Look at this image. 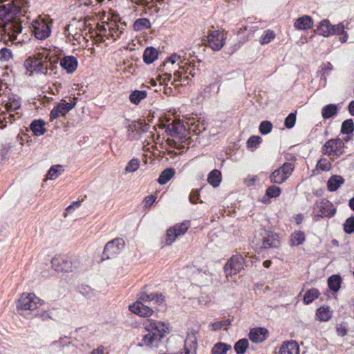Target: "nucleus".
Returning <instances> with one entry per match:
<instances>
[{
  "label": "nucleus",
  "instance_id": "nucleus-1",
  "mask_svg": "<svg viewBox=\"0 0 354 354\" xmlns=\"http://www.w3.org/2000/svg\"><path fill=\"white\" fill-rule=\"evenodd\" d=\"M0 6V19L2 20L3 31L8 36V39L16 43L21 42L18 40V35L21 33L23 27L20 19L17 15H24L27 12L29 7L28 0H0V3H5Z\"/></svg>",
  "mask_w": 354,
  "mask_h": 354
},
{
  "label": "nucleus",
  "instance_id": "nucleus-2",
  "mask_svg": "<svg viewBox=\"0 0 354 354\" xmlns=\"http://www.w3.org/2000/svg\"><path fill=\"white\" fill-rule=\"evenodd\" d=\"M143 324L148 333L143 335L141 342L138 343L140 347L155 346V344L160 341L168 330L164 323L152 319L146 320Z\"/></svg>",
  "mask_w": 354,
  "mask_h": 354
},
{
  "label": "nucleus",
  "instance_id": "nucleus-3",
  "mask_svg": "<svg viewBox=\"0 0 354 354\" xmlns=\"http://www.w3.org/2000/svg\"><path fill=\"white\" fill-rule=\"evenodd\" d=\"M41 299L33 293L24 292L18 299L17 309L18 310H34L41 306Z\"/></svg>",
  "mask_w": 354,
  "mask_h": 354
},
{
  "label": "nucleus",
  "instance_id": "nucleus-4",
  "mask_svg": "<svg viewBox=\"0 0 354 354\" xmlns=\"http://www.w3.org/2000/svg\"><path fill=\"white\" fill-rule=\"evenodd\" d=\"M50 24L48 18H39L32 21V26L35 37L37 39L44 40L48 38L51 33Z\"/></svg>",
  "mask_w": 354,
  "mask_h": 354
},
{
  "label": "nucleus",
  "instance_id": "nucleus-5",
  "mask_svg": "<svg viewBox=\"0 0 354 354\" xmlns=\"http://www.w3.org/2000/svg\"><path fill=\"white\" fill-rule=\"evenodd\" d=\"M344 143L341 139H330L324 145L322 152L333 158H337L344 153Z\"/></svg>",
  "mask_w": 354,
  "mask_h": 354
},
{
  "label": "nucleus",
  "instance_id": "nucleus-6",
  "mask_svg": "<svg viewBox=\"0 0 354 354\" xmlns=\"http://www.w3.org/2000/svg\"><path fill=\"white\" fill-rule=\"evenodd\" d=\"M294 165L290 162H285L270 175V180L274 184L283 183L292 174Z\"/></svg>",
  "mask_w": 354,
  "mask_h": 354
},
{
  "label": "nucleus",
  "instance_id": "nucleus-7",
  "mask_svg": "<svg viewBox=\"0 0 354 354\" xmlns=\"http://www.w3.org/2000/svg\"><path fill=\"white\" fill-rule=\"evenodd\" d=\"M243 263L244 258L241 254L233 255L224 266L226 277L238 274L242 270Z\"/></svg>",
  "mask_w": 354,
  "mask_h": 354
},
{
  "label": "nucleus",
  "instance_id": "nucleus-8",
  "mask_svg": "<svg viewBox=\"0 0 354 354\" xmlns=\"http://www.w3.org/2000/svg\"><path fill=\"white\" fill-rule=\"evenodd\" d=\"M24 66L30 74L36 73L46 75L48 72V63L37 57H29L24 62Z\"/></svg>",
  "mask_w": 354,
  "mask_h": 354
},
{
  "label": "nucleus",
  "instance_id": "nucleus-9",
  "mask_svg": "<svg viewBox=\"0 0 354 354\" xmlns=\"http://www.w3.org/2000/svg\"><path fill=\"white\" fill-rule=\"evenodd\" d=\"M124 247V241L122 239H115L108 242L104 248L103 256L106 259H110L118 254Z\"/></svg>",
  "mask_w": 354,
  "mask_h": 354
},
{
  "label": "nucleus",
  "instance_id": "nucleus-10",
  "mask_svg": "<svg viewBox=\"0 0 354 354\" xmlns=\"http://www.w3.org/2000/svg\"><path fill=\"white\" fill-rule=\"evenodd\" d=\"M316 208L318 210L317 216L320 217L326 216L331 218L337 212L333 204L325 198L322 199L321 201L317 203Z\"/></svg>",
  "mask_w": 354,
  "mask_h": 354
},
{
  "label": "nucleus",
  "instance_id": "nucleus-11",
  "mask_svg": "<svg viewBox=\"0 0 354 354\" xmlns=\"http://www.w3.org/2000/svg\"><path fill=\"white\" fill-rule=\"evenodd\" d=\"M89 19L87 17L75 19L73 18L70 24L66 27V32H82L86 30L90 25L88 24Z\"/></svg>",
  "mask_w": 354,
  "mask_h": 354
},
{
  "label": "nucleus",
  "instance_id": "nucleus-12",
  "mask_svg": "<svg viewBox=\"0 0 354 354\" xmlns=\"http://www.w3.org/2000/svg\"><path fill=\"white\" fill-rule=\"evenodd\" d=\"M207 41L209 47L214 50H219L224 46L223 35L218 30L211 32L207 37Z\"/></svg>",
  "mask_w": 354,
  "mask_h": 354
},
{
  "label": "nucleus",
  "instance_id": "nucleus-13",
  "mask_svg": "<svg viewBox=\"0 0 354 354\" xmlns=\"http://www.w3.org/2000/svg\"><path fill=\"white\" fill-rule=\"evenodd\" d=\"M129 310L132 313L137 314L140 317H149L153 313V310L151 309V308L149 307L148 306L145 305L140 301H137L132 305H130Z\"/></svg>",
  "mask_w": 354,
  "mask_h": 354
},
{
  "label": "nucleus",
  "instance_id": "nucleus-14",
  "mask_svg": "<svg viewBox=\"0 0 354 354\" xmlns=\"http://www.w3.org/2000/svg\"><path fill=\"white\" fill-rule=\"evenodd\" d=\"M127 26L125 22L118 24L115 21H111L107 24L109 33L107 38L111 37L114 40L120 38L121 35L124 30V27Z\"/></svg>",
  "mask_w": 354,
  "mask_h": 354
},
{
  "label": "nucleus",
  "instance_id": "nucleus-15",
  "mask_svg": "<svg viewBox=\"0 0 354 354\" xmlns=\"http://www.w3.org/2000/svg\"><path fill=\"white\" fill-rule=\"evenodd\" d=\"M280 245V241L278 235L271 232H265L262 242L263 248H277Z\"/></svg>",
  "mask_w": 354,
  "mask_h": 354
},
{
  "label": "nucleus",
  "instance_id": "nucleus-16",
  "mask_svg": "<svg viewBox=\"0 0 354 354\" xmlns=\"http://www.w3.org/2000/svg\"><path fill=\"white\" fill-rule=\"evenodd\" d=\"M268 335V331L265 328H257L251 329L249 333L250 339L254 343H261L264 342Z\"/></svg>",
  "mask_w": 354,
  "mask_h": 354
},
{
  "label": "nucleus",
  "instance_id": "nucleus-17",
  "mask_svg": "<svg viewBox=\"0 0 354 354\" xmlns=\"http://www.w3.org/2000/svg\"><path fill=\"white\" fill-rule=\"evenodd\" d=\"M138 301H140L142 303L151 301L157 306H161L165 302V299L162 294L152 293L149 295L145 292L140 294Z\"/></svg>",
  "mask_w": 354,
  "mask_h": 354
},
{
  "label": "nucleus",
  "instance_id": "nucleus-18",
  "mask_svg": "<svg viewBox=\"0 0 354 354\" xmlns=\"http://www.w3.org/2000/svg\"><path fill=\"white\" fill-rule=\"evenodd\" d=\"M78 62L74 56H64L60 59L61 66L68 73H73L77 68Z\"/></svg>",
  "mask_w": 354,
  "mask_h": 354
},
{
  "label": "nucleus",
  "instance_id": "nucleus-19",
  "mask_svg": "<svg viewBox=\"0 0 354 354\" xmlns=\"http://www.w3.org/2000/svg\"><path fill=\"white\" fill-rule=\"evenodd\" d=\"M279 354H299V347L295 341L284 342L279 349Z\"/></svg>",
  "mask_w": 354,
  "mask_h": 354
},
{
  "label": "nucleus",
  "instance_id": "nucleus-20",
  "mask_svg": "<svg viewBox=\"0 0 354 354\" xmlns=\"http://www.w3.org/2000/svg\"><path fill=\"white\" fill-rule=\"evenodd\" d=\"M294 26L298 30H307L313 26V20L311 17L304 15L296 19Z\"/></svg>",
  "mask_w": 354,
  "mask_h": 354
},
{
  "label": "nucleus",
  "instance_id": "nucleus-21",
  "mask_svg": "<svg viewBox=\"0 0 354 354\" xmlns=\"http://www.w3.org/2000/svg\"><path fill=\"white\" fill-rule=\"evenodd\" d=\"M333 316V311L328 306H321L316 312L315 317L320 322H328Z\"/></svg>",
  "mask_w": 354,
  "mask_h": 354
},
{
  "label": "nucleus",
  "instance_id": "nucleus-22",
  "mask_svg": "<svg viewBox=\"0 0 354 354\" xmlns=\"http://www.w3.org/2000/svg\"><path fill=\"white\" fill-rule=\"evenodd\" d=\"M317 34L324 37H328L333 35L332 26L327 19H324L319 23V26L316 30Z\"/></svg>",
  "mask_w": 354,
  "mask_h": 354
},
{
  "label": "nucleus",
  "instance_id": "nucleus-23",
  "mask_svg": "<svg viewBox=\"0 0 354 354\" xmlns=\"http://www.w3.org/2000/svg\"><path fill=\"white\" fill-rule=\"evenodd\" d=\"M45 122L41 120H35L30 124V129L36 136L44 135L46 129L44 127Z\"/></svg>",
  "mask_w": 354,
  "mask_h": 354
},
{
  "label": "nucleus",
  "instance_id": "nucleus-24",
  "mask_svg": "<svg viewBox=\"0 0 354 354\" xmlns=\"http://www.w3.org/2000/svg\"><path fill=\"white\" fill-rule=\"evenodd\" d=\"M344 183V179L341 176H333L328 180V189L330 192L336 191Z\"/></svg>",
  "mask_w": 354,
  "mask_h": 354
},
{
  "label": "nucleus",
  "instance_id": "nucleus-25",
  "mask_svg": "<svg viewBox=\"0 0 354 354\" xmlns=\"http://www.w3.org/2000/svg\"><path fill=\"white\" fill-rule=\"evenodd\" d=\"M338 109L339 107L337 104H328L322 108V116L324 119H329L337 115Z\"/></svg>",
  "mask_w": 354,
  "mask_h": 354
},
{
  "label": "nucleus",
  "instance_id": "nucleus-26",
  "mask_svg": "<svg viewBox=\"0 0 354 354\" xmlns=\"http://www.w3.org/2000/svg\"><path fill=\"white\" fill-rule=\"evenodd\" d=\"M158 53L153 47H147L143 54V60L147 64L153 63L158 58Z\"/></svg>",
  "mask_w": 354,
  "mask_h": 354
},
{
  "label": "nucleus",
  "instance_id": "nucleus-27",
  "mask_svg": "<svg viewBox=\"0 0 354 354\" xmlns=\"http://www.w3.org/2000/svg\"><path fill=\"white\" fill-rule=\"evenodd\" d=\"M183 129V125L180 122H172L167 124L166 132L171 137L176 136Z\"/></svg>",
  "mask_w": 354,
  "mask_h": 354
},
{
  "label": "nucleus",
  "instance_id": "nucleus-28",
  "mask_svg": "<svg viewBox=\"0 0 354 354\" xmlns=\"http://www.w3.org/2000/svg\"><path fill=\"white\" fill-rule=\"evenodd\" d=\"M222 180V176L220 171L218 169H214L208 175L207 181L214 187H218Z\"/></svg>",
  "mask_w": 354,
  "mask_h": 354
},
{
  "label": "nucleus",
  "instance_id": "nucleus-29",
  "mask_svg": "<svg viewBox=\"0 0 354 354\" xmlns=\"http://www.w3.org/2000/svg\"><path fill=\"white\" fill-rule=\"evenodd\" d=\"M305 234L301 231L293 232L290 236V244L292 246H297L301 245L305 241Z\"/></svg>",
  "mask_w": 354,
  "mask_h": 354
},
{
  "label": "nucleus",
  "instance_id": "nucleus-30",
  "mask_svg": "<svg viewBox=\"0 0 354 354\" xmlns=\"http://www.w3.org/2000/svg\"><path fill=\"white\" fill-rule=\"evenodd\" d=\"M151 28V22L147 18H140L136 19L133 24V29L136 31H142Z\"/></svg>",
  "mask_w": 354,
  "mask_h": 354
},
{
  "label": "nucleus",
  "instance_id": "nucleus-31",
  "mask_svg": "<svg viewBox=\"0 0 354 354\" xmlns=\"http://www.w3.org/2000/svg\"><path fill=\"white\" fill-rule=\"evenodd\" d=\"M174 169L167 168L162 171L158 181L160 185H165L174 176Z\"/></svg>",
  "mask_w": 354,
  "mask_h": 354
},
{
  "label": "nucleus",
  "instance_id": "nucleus-32",
  "mask_svg": "<svg viewBox=\"0 0 354 354\" xmlns=\"http://www.w3.org/2000/svg\"><path fill=\"white\" fill-rule=\"evenodd\" d=\"M328 285L330 290L337 292L341 285V277L339 275L334 274L328 279Z\"/></svg>",
  "mask_w": 354,
  "mask_h": 354
},
{
  "label": "nucleus",
  "instance_id": "nucleus-33",
  "mask_svg": "<svg viewBox=\"0 0 354 354\" xmlns=\"http://www.w3.org/2000/svg\"><path fill=\"white\" fill-rule=\"evenodd\" d=\"M232 348L231 345L223 342L215 344L212 349V354H226Z\"/></svg>",
  "mask_w": 354,
  "mask_h": 354
},
{
  "label": "nucleus",
  "instance_id": "nucleus-34",
  "mask_svg": "<svg viewBox=\"0 0 354 354\" xmlns=\"http://www.w3.org/2000/svg\"><path fill=\"white\" fill-rule=\"evenodd\" d=\"M147 93L145 91L136 90L129 95V100L131 103L138 104L140 101L147 97Z\"/></svg>",
  "mask_w": 354,
  "mask_h": 354
},
{
  "label": "nucleus",
  "instance_id": "nucleus-35",
  "mask_svg": "<svg viewBox=\"0 0 354 354\" xmlns=\"http://www.w3.org/2000/svg\"><path fill=\"white\" fill-rule=\"evenodd\" d=\"M319 296V290L316 288H312L306 292L304 297V302L306 304H309L311 302H313L315 299H317Z\"/></svg>",
  "mask_w": 354,
  "mask_h": 354
},
{
  "label": "nucleus",
  "instance_id": "nucleus-36",
  "mask_svg": "<svg viewBox=\"0 0 354 354\" xmlns=\"http://www.w3.org/2000/svg\"><path fill=\"white\" fill-rule=\"evenodd\" d=\"M248 346V340L247 339H241L239 340L237 342H236L234 348L236 354H244Z\"/></svg>",
  "mask_w": 354,
  "mask_h": 354
},
{
  "label": "nucleus",
  "instance_id": "nucleus-37",
  "mask_svg": "<svg viewBox=\"0 0 354 354\" xmlns=\"http://www.w3.org/2000/svg\"><path fill=\"white\" fill-rule=\"evenodd\" d=\"M63 171L62 166L59 165L50 167L47 174V178L50 180H55Z\"/></svg>",
  "mask_w": 354,
  "mask_h": 354
},
{
  "label": "nucleus",
  "instance_id": "nucleus-38",
  "mask_svg": "<svg viewBox=\"0 0 354 354\" xmlns=\"http://www.w3.org/2000/svg\"><path fill=\"white\" fill-rule=\"evenodd\" d=\"M189 227V221H185L180 224H177L172 227L178 236H182L186 233Z\"/></svg>",
  "mask_w": 354,
  "mask_h": 354
},
{
  "label": "nucleus",
  "instance_id": "nucleus-39",
  "mask_svg": "<svg viewBox=\"0 0 354 354\" xmlns=\"http://www.w3.org/2000/svg\"><path fill=\"white\" fill-rule=\"evenodd\" d=\"M75 105V102H62L59 103L57 106L59 109V113L62 115H66L69 112Z\"/></svg>",
  "mask_w": 354,
  "mask_h": 354
},
{
  "label": "nucleus",
  "instance_id": "nucleus-40",
  "mask_svg": "<svg viewBox=\"0 0 354 354\" xmlns=\"http://www.w3.org/2000/svg\"><path fill=\"white\" fill-rule=\"evenodd\" d=\"M140 167V160L137 158L131 159L125 167V171L131 173L136 171Z\"/></svg>",
  "mask_w": 354,
  "mask_h": 354
},
{
  "label": "nucleus",
  "instance_id": "nucleus-41",
  "mask_svg": "<svg viewBox=\"0 0 354 354\" xmlns=\"http://www.w3.org/2000/svg\"><path fill=\"white\" fill-rule=\"evenodd\" d=\"M354 129V123L351 119L343 122L341 127V131L343 133L348 134L353 132Z\"/></svg>",
  "mask_w": 354,
  "mask_h": 354
},
{
  "label": "nucleus",
  "instance_id": "nucleus-42",
  "mask_svg": "<svg viewBox=\"0 0 354 354\" xmlns=\"http://www.w3.org/2000/svg\"><path fill=\"white\" fill-rule=\"evenodd\" d=\"M274 36L275 35L272 30H268L261 37L260 43L263 45L268 44L274 38Z\"/></svg>",
  "mask_w": 354,
  "mask_h": 354
},
{
  "label": "nucleus",
  "instance_id": "nucleus-43",
  "mask_svg": "<svg viewBox=\"0 0 354 354\" xmlns=\"http://www.w3.org/2000/svg\"><path fill=\"white\" fill-rule=\"evenodd\" d=\"M316 167L322 171H329L331 168V163L326 158H322L317 163Z\"/></svg>",
  "mask_w": 354,
  "mask_h": 354
},
{
  "label": "nucleus",
  "instance_id": "nucleus-44",
  "mask_svg": "<svg viewBox=\"0 0 354 354\" xmlns=\"http://www.w3.org/2000/svg\"><path fill=\"white\" fill-rule=\"evenodd\" d=\"M281 192V191L280 187L276 185H272L267 188L266 195L269 198H276L280 195Z\"/></svg>",
  "mask_w": 354,
  "mask_h": 354
},
{
  "label": "nucleus",
  "instance_id": "nucleus-45",
  "mask_svg": "<svg viewBox=\"0 0 354 354\" xmlns=\"http://www.w3.org/2000/svg\"><path fill=\"white\" fill-rule=\"evenodd\" d=\"M344 232L347 234L354 232V216L347 218L344 224Z\"/></svg>",
  "mask_w": 354,
  "mask_h": 354
},
{
  "label": "nucleus",
  "instance_id": "nucleus-46",
  "mask_svg": "<svg viewBox=\"0 0 354 354\" xmlns=\"http://www.w3.org/2000/svg\"><path fill=\"white\" fill-rule=\"evenodd\" d=\"M178 236L177 233L175 232V230L170 227L167 230V238L165 241V244L167 245H171L172 243H174L176 240V239Z\"/></svg>",
  "mask_w": 354,
  "mask_h": 354
},
{
  "label": "nucleus",
  "instance_id": "nucleus-47",
  "mask_svg": "<svg viewBox=\"0 0 354 354\" xmlns=\"http://www.w3.org/2000/svg\"><path fill=\"white\" fill-rule=\"evenodd\" d=\"M272 124L269 121H263L260 124L259 131L262 134H267L272 131Z\"/></svg>",
  "mask_w": 354,
  "mask_h": 354
},
{
  "label": "nucleus",
  "instance_id": "nucleus-48",
  "mask_svg": "<svg viewBox=\"0 0 354 354\" xmlns=\"http://www.w3.org/2000/svg\"><path fill=\"white\" fill-rule=\"evenodd\" d=\"M21 104L18 100H14L10 101L6 104V110L8 113H12L19 109Z\"/></svg>",
  "mask_w": 354,
  "mask_h": 354
},
{
  "label": "nucleus",
  "instance_id": "nucleus-49",
  "mask_svg": "<svg viewBox=\"0 0 354 354\" xmlns=\"http://www.w3.org/2000/svg\"><path fill=\"white\" fill-rule=\"evenodd\" d=\"M295 121H296V114L294 113H291L285 119V122H284L285 126L288 129H291L295 126Z\"/></svg>",
  "mask_w": 354,
  "mask_h": 354
},
{
  "label": "nucleus",
  "instance_id": "nucleus-50",
  "mask_svg": "<svg viewBox=\"0 0 354 354\" xmlns=\"http://www.w3.org/2000/svg\"><path fill=\"white\" fill-rule=\"evenodd\" d=\"M16 115H17L18 118H20L18 113L15 114L12 113L11 112H8V114H6V113L3 112V119H4L5 124L6 125L7 124H12V122L16 120Z\"/></svg>",
  "mask_w": 354,
  "mask_h": 354
},
{
  "label": "nucleus",
  "instance_id": "nucleus-51",
  "mask_svg": "<svg viewBox=\"0 0 354 354\" xmlns=\"http://www.w3.org/2000/svg\"><path fill=\"white\" fill-rule=\"evenodd\" d=\"M261 138L258 136H251L248 142H247V144H248V147H254L256 148L260 143H261Z\"/></svg>",
  "mask_w": 354,
  "mask_h": 354
},
{
  "label": "nucleus",
  "instance_id": "nucleus-52",
  "mask_svg": "<svg viewBox=\"0 0 354 354\" xmlns=\"http://www.w3.org/2000/svg\"><path fill=\"white\" fill-rule=\"evenodd\" d=\"M57 270H60L61 271L66 272H72L73 268H72L71 261H68L67 259H62V263H61L60 269L57 268Z\"/></svg>",
  "mask_w": 354,
  "mask_h": 354
},
{
  "label": "nucleus",
  "instance_id": "nucleus-53",
  "mask_svg": "<svg viewBox=\"0 0 354 354\" xmlns=\"http://www.w3.org/2000/svg\"><path fill=\"white\" fill-rule=\"evenodd\" d=\"M174 75L175 77L174 81L177 82H181L183 84H188L189 80V76L188 75H184L183 76V72L181 71H176L174 73Z\"/></svg>",
  "mask_w": 354,
  "mask_h": 354
},
{
  "label": "nucleus",
  "instance_id": "nucleus-54",
  "mask_svg": "<svg viewBox=\"0 0 354 354\" xmlns=\"http://www.w3.org/2000/svg\"><path fill=\"white\" fill-rule=\"evenodd\" d=\"M215 86H217V89L216 91V93H218L219 91V85H217V83L216 82L211 83L209 86H207L206 88L203 90V97H209L211 95L210 93V89L212 88H214Z\"/></svg>",
  "mask_w": 354,
  "mask_h": 354
},
{
  "label": "nucleus",
  "instance_id": "nucleus-55",
  "mask_svg": "<svg viewBox=\"0 0 354 354\" xmlns=\"http://www.w3.org/2000/svg\"><path fill=\"white\" fill-rule=\"evenodd\" d=\"M1 59L4 61H8L12 57V51L7 48H3L0 51Z\"/></svg>",
  "mask_w": 354,
  "mask_h": 354
},
{
  "label": "nucleus",
  "instance_id": "nucleus-56",
  "mask_svg": "<svg viewBox=\"0 0 354 354\" xmlns=\"http://www.w3.org/2000/svg\"><path fill=\"white\" fill-rule=\"evenodd\" d=\"M230 324V321L229 319L217 322L212 324V330H217L223 327L227 326Z\"/></svg>",
  "mask_w": 354,
  "mask_h": 354
},
{
  "label": "nucleus",
  "instance_id": "nucleus-57",
  "mask_svg": "<svg viewBox=\"0 0 354 354\" xmlns=\"http://www.w3.org/2000/svg\"><path fill=\"white\" fill-rule=\"evenodd\" d=\"M156 201V197L153 195H149L145 197L144 200L145 207H150Z\"/></svg>",
  "mask_w": 354,
  "mask_h": 354
},
{
  "label": "nucleus",
  "instance_id": "nucleus-58",
  "mask_svg": "<svg viewBox=\"0 0 354 354\" xmlns=\"http://www.w3.org/2000/svg\"><path fill=\"white\" fill-rule=\"evenodd\" d=\"M68 36H71L72 39L73 40L77 41L78 43H80L81 39H85V37H83L82 32H68Z\"/></svg>",
  "mask_w": 354,
  "mask_h": 354
},
{
  "label": "nucleus",
  "instance_id": "nucleus-59",
  "mask_svg": "<svg viewBox=\"0 0 354 354\" xmlns=\"http://www.w3.org/2000/svg\"><path fill=\"white\" fill-rule=\"evenodd\" d=\"M199 198V191L198 189L193 190L189 196V200L192 203L195 204L197 201V200Z\"/></svg>",
  "mask_w": 354,
  "mask_h": 354
},
{
  "label": "nucleus",
  "instance_id": "nucleus-60",
  "mask_svg": "<svg viewBox=\"0 0 354 354\" xmlns=\"http://www.w3.org/2000/svg\"><path fill=\"white\" fill-rule=\"evenodd\" d=\"M192 68V64L190 63L185 62L183 64V62H181V64L179 65V68L182 70L183 74L187 75L189 74V71Z\"/></svg>",
  "mask_w": 354,
  "mask_h": 354
},
{
  "label": "nucleus",
  "instance_id": "nucleus-61",
  "mask_svg": "<svg viewBox=\"0 0 354 354\" xmlns=\"http://www.w3.org/2000/svg\"><path fill=\"white\" fill-rule=\"evenodd\" d=\"M60 115H62V114L59 113V109L56 106L50 111V120H53L57 118L58 117H59Z\"/></svg>",
  "mask_w": 354,
  "mask_h": 354
},
{
  "label": "nucleus",
  "instance_id": "nucleus-62",
  "mask_svg": "<svg viewBox=\"0 0 354 354\" xmlns=\"http://www.w3.org/2000/svg\"><path fill=\"white\" fill-rule=\"evenodd\" d=\"M66 337H60L59 339V340H55V341H53L52 343H51V346H59V347H64L65 346L67 345L66 343H65L64 342V339H66Z\"/></svg>",
  "mask_w": 354,
  "mask_h": 354
},
{
  "label": "nucleus",
  "instance_id": "nucleus-63",
  "mask_svg": "<svg viewBox=\"0 0 354 354\" xmlns=\"http://www.w3.org/2000/svg\"><path fill=\"white\" fill-rule=\"evenodd\" d=\"M142 122H132V124L128 126V132H133L134 130H138L141 128Z\"/></svg>",
  "mask_w": 354,
  "mask_h": 354
},
{
  "label": "nucleus",
  "instance_id": "nucleus-64",
  "mask_svg": "<svg viewBox=\"0 0 354 354\" xmlns=\"http://www.w3.org/2000/svg\"><path fill=\"white\" fill-rule=\"evenodd\" d=\"M333 29V34H341L344 32V26L342 24H338L337 26H332Z\"/></svg>",
  "mask_w": 354,
  "mask_h": 354
}]
</instances>
